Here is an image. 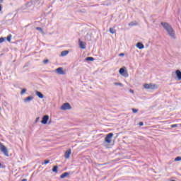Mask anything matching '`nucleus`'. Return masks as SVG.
Instances as JSON below:
<instances>
[{
	"mask_svg": "<svg viewBox=\"0 0 181 181\" xmlns=\"http://www.w3.org/2000/svg\"><path fill=\"white\" fill-rule=\"evenodd\" d=\"M24 67H28V65H25Z\"/></svg>",
	"mask_w": 181,
	"mask_h": 181,
	"instance_id": "nucleus-42",
	"label": "nucleus"
},
{
	"mask_svg": "<svg viewBox=\"0 0 181 181\" xmlns=\"http://www.w3.org/2000/svg\"><path fill=\"white\" fill-rule=\"evenodd\" d=\"M35 94L39 98H45V95L39 90H35Z\"/></svg>",
	"mask_w": 181,
	"mask_h": 181,
	"instance_id": "nucleus-10",
	"label": "nucleus"
},
{
	"mask_svg": "<svg viewBox=\"0 0 181 181\" xmlns=\"http://www.w3.org/2000/svg\"><path fill=\"white\" fill-rule=\"evenodd\" d=\"M67 54H69V51L67 50H64L61 52V56L62 57L67 56Z\"/></svg>",
	"mask_w": 181,
	"mask_h": 181,
	"instance_id": "nucleus-19",
	"label": "nucleus"
},
{
	"mask_svg": "<svg viewBox=\"0 0 181 181\" xmlns=\"http://www.w3.org/2000/svg\"><path fill=\"white\" fill-rule=\"evenodd\" d=\"M132 110L134 114H136V112H138L139 111V110L135 109V108H132Z\"/></svg>",
	"mask_w": 181,
	"mask_h": 181,
	"instance_id": "nucleus-26",
	"label": "nucleus"
},
{
	"mask_svg": "<svg viewBox=\"0 0 181 181\" xmlns=\"http://www.w3.org/2000/svg\"><path fill=\"white\" fill-rule=\"evenodd\" d=\"M130 93H134V90H132V89H130Z\"/></svg>",
	"mask_w": 181,
	"mask_h": 181,
	"instance_id": "nucleus-38",
	"label": "nucleus"
},
{
	"mask_svg": "<svg viewBox=\"0 0 181 181\" xmlns=\"http://www.w3.org/2000/svg\"><path fill=\"white\" fill-rule=\"evenodd\" d=\"M33 5H36V0H32L31 1L27 3L25 6H22L20 10L21 11H26V9H29V8H32Z\"/></svg>",
	"mask_w": 181,
	"mask_h": 181,
	"instance_id": "nucleus-2",
	"label": "nucleus"
},
{
	"mask_svg": "<svg viewBox=\"0 0 181 181\" xmlns=\"http://www.w3.org/2000/svg\"><path fill=\"white\" fill-rule=\"evenodd\" d=\"M176 127H177V124H172L171 125V128H176Z\"/></svg>",
	"mask_w": 181,
	"mask_h": 181,
	"instance_id": "nucleus-34",
	"label": "nucleus"
},
{
	"mask_svg": "<svg viewBox=\"0 0 181 181\" xmlns=\"http://www.w3.org/2000/svg\"><path fill=\"white\" fill-rule=\"evenodd\" d=\"M129 26H134L135 24H134V22H131V23H129Z\"/></svg>",
	"mask_w": 181,
	"mask_h": 181,
	"instance_id": "nucleus-35",
	"label": "nucleus"
},
{
	"mask_svg": "<svg viewBox=\"0 0 181 181\" xmlns=\"http://www.w3.org/2000/svg\"><path fill=\"white\" fill-rule=\"evenodd\" d=\"M171 181H176V180H172Z\"/></svg>",
	"mask_w": 181,
	"mask_h": 181,
	"instance_id": "nucleus-43",
	"label": "nucleus"
},
{
	"mask_svg": "<svg viewBox=\"0 0 181 181\" xmlns=\"http://www.w3.org/2000/svg\"><path fill=\"white\" fill-rule=\"evenodd\" d=\"M109 31L110 32V33H112V35H114V33H115L116 30L115 29L110 28Z\"/></svg>",
	"mask_w": 181,
	"mask_h": 181,
	"instance_id": "nucleus-22",
	"label": "nucleus"
},
{
	"mask_svg": "<svg viewBox=\"0 0 181 181\" xmlns=\"http://www.w3.org/2000/svg\"><path fill=\"white\" fill-rule=\"evenodd\" d=\"M35 4H36L35 5H40V1L36 0Z\"/></svg>",
	"mask_w": 181,
	"mask_h": 181,
	"instance_id": "nucleus-31",
	"label": "nucleus"
},
{
	"mask_svg": "<svg viewBox=\"0 0 181 181\" xmlns=\"http://www.w3.org/2000/svg\"><path fill=\"white\" fill-rule=\"evenodd\" d=\"M114 85L115 86H119V87H124V84H122V83L115 82Z\"/></svg>",
	"mask_w": 181,
	"mask_h": 181,
	"instance_id": "nucleus-21",
	"label": "nucleus"
},
{
	"mask_svg": "<svg viewBox=\"0 0 181 181\" xmlns=\"http://www.w3.org/2000/svg\"><path fill=\"white\" fill-rule=\"evenodd\" d=\"M61 110H62L63 111H66L67 110H71V105H70V103H65L61 107Z\"/></svg>",
	"mask_w": 181,
	"mask_h": 181,
	"instance_id": "nucleus-6",
	"label": "nucleus"
},
{
	"mask_svg": "<svg viewBox=\"0 0 181 181\" xmlns=\"http://www.w3.org/2000/svg\"><path fill=\"white\" fill-rule=\"evenodd\" d=\"M160 25L163 26V29L166 30L167 33L169 35V36H170V37L173 39H176L175 30H173L172 25L166 22H161Z\"/></svg>",
	"mask_w": 181,
	"mask_h": 181,
	"instance_id": "nucleus-1",
	"label": "nucleus"
},
{
	"mask_svg": "<svg viewBox=\"0 0 181 181\" xmlns=\"http://www.w3.org/2000/svg\"><path fill=\"white\" fill-rule=\"evenodd\" d=\"M33 100V96H28L24 99V103H29Z\"/></svg>",
	"mask_w": 181,
	"mask_h": 181,
	"instance_id": "nucleus-15",
	"label": "nucleus"
},
{
	"mask_svg": "<svg viewBox=\"0 0 181 181\" xmlns=\"http://www.w3.org/2000/svg\"><path fill=\"white\" fill-rule=\"evenodd\" d=\"M70 155H71V150L69 148L68 151L65 152V159H69L70 158Z\"/></svg>",
	"mask_w": 181,
	"mask_h": 181,
	"instance_id": "nucleus-9",
	"label": "nucleus"
},
{
	"mask_svg": "<svg viewBox=\"0 0 181 181\" xmlns=\"http://www.w3.org/2000/svg\"><path fill=\"white\" fill-rule=\"evenodd\" d=\"M1 166H2V163H0V168H1Z\"/></svg>",
	"mask_w": 181,
	"mask_h": 181,
	"instance_id": "nucleus-41",
	"label": "nucleus"
},
{
	"mask_svg": "<svg viewBox=\"0 0 181 181\" xmlns=\"http://www.w3.org/2000/svg\"><path fill=\"white\" fill-rule=\"evenodd\" d=\"M48 121H49V115H45L42 118L41 124L46 125V124H47Z\"/></svg>",
	"mask_w": 181,
	"mask_h": 181,
	"instance_id": "nucleus-7",
	"label": "nucleus"
},
{
	"mask_svg": "<svg viewBox=\"0 0 181 181\" xmlns=\"http://www.w3.org/2000/svg\"><path fill=\"white\" fill-rule=\"evenodd\" d=\"M70 175V173L65 172L62 175H60L61 179H64V177H67Z\"/></svg>",
	"mask_w": 181,
	"mask_h": 181,
	"instance_id": "nucleus-16",
	"label": "nucleus"
},
{
	"mask_svg": "<svg viewBox=\"0 0 181 181\" xmlns=\"http://www.w3.org/2000/svg\"><path fill=\"white\" fill-rule=\"evenodd\" d=\"M0 4H4V0H0Z\"/></svg>",
	"mask_w": 181,
	"mask_h": 181,
	"instance_id": "nucleus-39",
	"label": "nucleus"
},
{
	"mask_svg": "<svg viewBox=\"0 0 181 181\" xmlns=\"http://www.w3.org/2000/svg\"><path fill=\"white\" fill-rule=\"evenodd\" d=\"M95 59L93 57H88L86 58V62H94Z\"/></svg>",
	"mask_w": 181,
	"mask_h": 181,
	"instance_id": "nucleus-18",
	"label": "nucleus"
},
{
	"mask_svg": "<svg viewBox=\"0 0 181 181\" xmlns=\"http://www.w3.org/2000/svg\"><path fill=\"white\" fill-rule=\"evenodd\" d=\"M139 127H144V122H140L139 123Z\"/></svg>",
	"mask_w": 181,
	"mask_h": 181,
	"instance_id": "nucleus-32",
	"label": "nucleus"
},
{
	"mask_svg": "<svg viewBox=\"0 0 181 181\" xmlns=\"http://www.w3.org/2000/svg\"><path fill=\"white\" fill-rule=\"evenodd\" d=\"M119 74L121 76H124V77H128V74L127 73V71H125V69L124 68H120L119 70Z\"/></svg>",
	"mask_w": 181,
	"mask_h": 181,
	"instance_id": "nucleus-8",
	"label": "nucleus"
},
{
	"mask_svg": "<svg viewBox=\"0 0 181 181\" xmlns=\"http://www.w3.org/2000/svg\"><path fill=\"white\" fill-rule=\"evenodd\" d=\"M86 40L90 42L91 40V34L88 33L85 37Z\"/></svg>",
	"mask_w": 181,
	"mask_h": 181,
	"instance_id": "nucleus-17",
	"label": "nucleus"
},
{
	"mask_svg": "<svg viewBox=\"0 0 181 181\" xmlns=\"http://www.w3.org/2000/svg\"><path fill=\"white\" fill-rule=\"evenodd\" d=\"M144 88H145L146 90H156L158 87L153 83H145L144 85Z\"/></svg>",
	"mask_w": 181,
	"mask_h": 181,
	"instance_id": "nucleus-4",
	"label": "nucleus"
},
{
	"mask_svg": "<svg viewBox=\"0 0 181 181\" xmlns=\"http://www.w3.org/2000/svg\"><path fill=\"white\" fill-rule=\"evenodd\" d=\"M4 42H5V38L3 37H0V43H4Z\"/></svg>",
	"mask_w": 181,
	"mask_h": 181,
	"instance_id": "nucleus-28",
	"label": "nucleus"
},
{
	"mask_svg": "<svg viewBox=\"0 0 181 181\" xmlns=\"http://www.w3.org/2000/svg\"><path fill=\"white\" fill-rule=\"evenodd\" d=\"M43 63H44V64H47V63H49V59H45L43 61Z\"/></svg>",
	"mask_w": 181,
	"mask_h": 181,
	"instance_id": "nucleus-30",
	"label": "nucleus"
},
{
	"mask_svg": "<svg viewBox=\"0 0 181 181\" xmlns=\"http://www.w3.org/2000/svg\"><path fill=\"white\" fill-rule=\"evenodd\" d=\"M27 91L26 88H23L21 92V95H23L24 93H25Z\"/></svg>",
	"mask_w": 181,
	"mask_h": 181,
	"instance_id": "nucleus-24",
	"label": "nucleus"
},
{
	"mask_svg": "<svg viewBox=\"0 0 181 181\" xmlns=\"http://www.w3.org/2000/svg\"><path fill=\"white\" fill-rule=\"evenodd\" d=\"M79 47L81 49H86V43H84V42L81 41V40H79Z\"/></svg>",
	"mask_w": 181,
	"mask_h": 181,
	"instance_id": "nucleus-13",
	"label": "nucleus"
},
{
	"mask_svg": "<svg viewBox=\"0 0 181 181\" xmlns=\"http://www.w3.org/2000/svg\"><path fill=\"white\" fill-rule=\"evenodd\" d=\"M2 11V6L0 4V12Z\"/></svg>",
	"mask_w": 181,
	"mask_h": 181,
	"instance_id": "nucleus-37",
	"label": "nucleus"
},
{
	"mask_svg": "<svg viewBox=\"0 0 181 181\" xmlns=\"http://www.w3.org/2000/svg\"><path fill=\"white\" fill-rule=\"evenodd\" d=\"M119 56H120L121 57H122L125 56V54H124V53H120V54H119Z\"/></svg>",
	"mask_w": 181,
	"mask_h": 181,
	"instance_id": "nucleus-36",
	"label": "nucleus"
},
{
	"mask_svg": "<svg viewBox=\"0 0 181 181\" xmlns=\"http://www.w3.org/2000/svg\"><path fill=\"white\" fill-rule=\"evenodd\" d=\"M136 47H137L138 49H144V47H145V45H144L142 44V42H137L136 45Z\"/></svg>",
	"mask_w": 181,
	"mask_h": 181,
	"instance_id": "nucleus-14",
	"label": "nucleus"
},
{
	"mask_svg": "<svg viewBox=\"0 0 181 181\" xmlns=\"http://www.w3.org/2000/svg\"><path fill=\"white\" fill-rule=\"evenodd\" d=\"M36 30H39L41 33H43V29L40 27H37Z\"/></svg>",
	"mask_w": 181,
	"mask_h": 181,
	"instance_id": "nucleus-25",
	"label": "nucleus"
},
{
	"mask_svg": "<svg viewBox=\"0 0 181 181\" xmlns=\"http://www.w3.org/2000/svg\"><path fill=\"white\" fill-rule=\"evenodd\" d=\"M59 169V167L57 165H54L52 168V172L54 173H57V170Z\"/></svg>",
	"mask_w": 181,
	"mask_h": 181,
	"instance_id": "nucleus-20",
	"label": "nucleus"
},
{
	"mask_svg": "<svg viewBox=\"0 0 181 181\" xmlns=\"http://www.w3.org/2000/svg\"><path fill=\"white\" fill-rule=\"evenodd\" d=\"M47 163H50V160H45L44 161V165H47Z\"/></svg>",
	"mask_w": 181,
	"mask_h": 181,
	"instance_id": "nucleus-29",
	"label": "nucleus"
},
{
	"mask_svg": "<svg viewBox=\"0 0 181 181\" xmlns=\"http://www.w3.org/2000/svg\"><path fill=\"white\" fill-rule=\"evenodd\" d=\"M175 74L177 76V80L180 81L181 80V71L180 70L177 69L175 71Z\"/></svg>",
	"mask_w": 181,
	"mask_h": 181,
	"instance_id": "nucleus-11",
	"label": "nucleus"
},
{
	"mask_svg": "<svg viewBox=\"0 0 181 181\" xmlns=\"http://www.w3.org/2000/svg\"><path fill=\"white\" fill-rule=\"evenodd\" d=\"M113 136H114L113 133L107 134L105 138V142H106V144H111V139H112Z\"/></svg>",
	"mask_w": 181,
	"mask_h": 181,
	"instance_id": "nucleus-5",
	"label": "nucleus"
},
{
	"mask_svg": "<svg viewBox=\"0 0 181 181\" xmlns=\"http://www.w3.org/2000/svg\"><path fill=\"white\" fill-rule=\"evenodd\" d=\"M48 124H52V120H49V121L48 122Z\"/></svg>",
	"mask_w": 181,
	"mask_h": 181,
	"instance_id": "nucleus-40",
	"label": "nucleus"
},
{
	"mask_svg": "<svg viewBox=\"0 0 181 181\" xmlns=\"http://www.w3.org/2000/svg\"><path fill=\"white\" fill-rule=\"evenodd\" d=\"M175 162H179L181 160V157L180 156H177L175 158Z\"/></svg>",
	"mask_w": 181,
	"mask_h": 181,
	"instance_id": "nucleus-27",
	"label": "nucleus"
},
{
	"mask_svg": "<svg viewBox=\"0 0 181 181\" xmlns=\"http://www.w3.org/2000/svg\"><path fill=\"white\" fill-rule=\"evenodd\" d=\"M39 119H40V117H37L36 119H35V123H37L39 122Z\"/></svg>",
	"mask_w": 181,
	"mask_h": 181,
	"instance_id": "nucleus-33",
	"label": "nucleus"
},
{
	"mask_svg": "<svg viewBox=\"0 0 181 181\" xmlns=\"http://www.w3.org/2000/svg\"><path fill=\"white\" fill-rule=\"evenodd\" d=\"M12 38V35H9L6 37L7 42H11V39Z\"/></svg>",
	"mask_w": 181,
	"mask_h": 181,
	"instance_id": "nucleus-23",
	"label": "nucleus"
},
{
	"mask_svg": "<svg viewBox=\"0 0 181 181\" xmlns=\"http://www.w3.org/2000/svg\"><path fill=\"white\" fill-rule=\"evenodd\" d=\"M0 151L4 153L5 156H9V151H8V148H6V146L4 145V144L0 142Z\"/></svg>",
	"mask_w": 181,
	"mask_h": 181,
	"instance_id": "nucleus-3",
	"label": "nucleus"
},
{
	"mask_svg": "<svg viewBox=\"0 0 181 181\" xmlns=\"http://www.w3.org/2000/svg\"><path fill=\"white\" fill-rule=\"evenodd\" d=\"M56 71L58 74H64V71H63L62 67H59L56 69Z\"/></svg>",
	"mask_w": 181,
	"mask_h": 181,
	"instance_id": "nucleus-12",
	"label": "nucleus"
}]
</instances>
